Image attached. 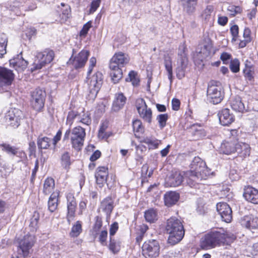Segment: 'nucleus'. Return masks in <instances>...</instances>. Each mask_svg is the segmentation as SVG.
<instances>
[{
    "label": "nucleus",
    "mask_w": 258,
    "mask_h": 258,
    "mask_svg": "<svg viewBox=\"0 0 258 258\" xmlns=\"http://www.w3.org/2000/svg\"><path fill=\"white\" fill-rule=\"evenodd\" d=\"M210 174L206 163L200 157H195L190 164V170L184 173V178L186 183L192 187L202 179H206Z\"/></svg>",
    "instance_id": "obj_1"
},
{
    "label": "nucleus",
    "mask_w": 258,
    "mask_h": 258,
    "mask_svg": "<svg viewBox=\"0 0 258 258\" xmlns=\"http://www.w3.org/2000/svg\"><path fill=\"white\" fill-rule=\"evenodd\" d=\"M129 60L128 55L122 52L115 53L111 58L109 63V68L111 70L110 76L114 83H118L122 78L121 68L124 67Z\"/></svg>",
    "instance_id": "obj_2"
},
{
    "label": "nucleus",
    "mask_w": 258,
    "mask_h": 258,
    "mask_svg": "<svg viewBox=\"0 0 258 258\" xmlns=\"http://www.w3.org/2000/svg\"><path fill=\"white\" fill-rule=\"evenodd\" d=\"M166 231L169 234L168 242L173 245L180 242L184 235L182 223L176 217H171L167 220Z\"/></svg>",
    "instance_id": "obj_3"
},
{
    "label": "nucleus",
    "mask_w": 258,
    "mask_h": 258,
    "mask_svg": "<svg viewBox=\"0 0 258 258\" xmlns=\"http://www.w3.org/2000/svg\"><path fill=\"white\" fill-rule=\"evenodd\" d=\"M96 63V58L92 57L89 60V67L87 77L89 90L88 96L91 99H94L96 98L102 84V74L100 72H97L91 78H89V76L91 73Z\"/></svg>",
    "instance_id": "obj_4"
},
{
    "label": "nucleus",
    "mask_w": 258,
    "mask_h": 258,
    "mask_svg": "<svg viewBox=\"0 0 258 258\" xmlns=\"http://www.w3.org/2000/svg\"><path fill=\"white\" fill-rule=\"evenodd\" d=\"M70 136L72 147L76 151L81 150L83 146L86 136L85 129L80 126H77L72 130H67L63 136V140H68Z\"/></svg>",
    "instance_id": "obj_5"
},
{
    "label": "nucleus",
    "mask_w": 258,
    "mask_h": 258,
    "mask_svg": "<svg viewBox=\"0 0 258 258\" xmlns=\"http://www.w3.org/2000/svg\"><path fill=\"white\" fill-rule=\"evenodd\" d=\"M207 100L213 104L220 103L224 98V92L220 82L211 81L207 90Z\"/></svg>",
    "instance_id": "obj_6"
},
{
    "label": "nucleus",
    "mask_w": 258,
    "mask_h": 258,
    "mask_svg": "<svg viewBox=\"0 0 258 258\" xmlns=\"http://www.w3.org/2000/svg\"><path fill=\"white\" fill-rule=\"evenodd\" d=\"M54 57V52L52 50L46 49L43 52H38L31 68L32 71L40 70L46 64L50 63Z\"/></svg>",
    "instance_id": "obj_7"
},
{
    "label": "nucleus",
    "mask_w": 258,
    "mask_h": 258,
    "mask_svg": "<svg viewBox=\"0 0 258 258\" xmlns=\"http://www.w3.org/2000/svg\"><path fill=\"white\" fill-rule=\"evenodd\" d=\"M211 232L216 246L230 245L236 238L233 234L225 231L222 229L213 230Z\"/></svg>",
    "instance_id": "obj_8"
},
{
    "label": "nucleus",
    "mask_w": 258,
    "mask_h": 258,
    "mask_svg": "<svg viewBox=\"0 0 258 258\" xmlns=\"http://www.w3.org/2000/svg\"><path fill=\"white\" fill-rule=\"evenodd\" d=\"M142 254L146 258H157L160 253V245L156 240L145 241L142 246Z\"/></svg>",
    "instance_id": "obj_9"
},
{
    "label": "nucleus",
    "mask_w": 258,
    "mask_h": 258,
    "mask_svg": "<svg viewBox=\"0 0 258 258\" xmlns=\"http://www.w3.org/2000/svg\"><path fill=\"white\" fill-rule=\"evenodd\" d=\"M31 104L36 111H40L44 105L45 92L42 89H36L31 93Z\"/></svg>",
    "instance_id": "obj_10"
},
{
    "label": "nucleus",
    "mask_w": 258,
    "mask_h": 258,
    "mask_svg": "<svg viewBox=\"0 0 258 258\" xmlns=\"http://www.w3.org/2000/svg\"><path fill=\"white\" fill-rule=\"evenodd\" d=\"M23 113L20 109L11 108L6 115V119L10 126L16 128L20 125Z\"/></svg>",
    "instance_id": "obj_11"
},
{
    "label": "nucleus",
    "mask_w": 258,
    "mask_h": 258,
    "mask_svg": "<svg viewBox=\"0 0 258 258\" xmlns=\"http://www.w3.org/2000/svg\"><path fill=\"white\" fill-rule=\"evenodd\" d=\"M34 242L35 237L32 235H26L20 241L19 250H21L24 258H26L29 256Z\"/></svg>",
    "instance_id": "obj_12"
},
{
    "label": "nucleus",
    "mask_w": 258,
    "mask_h": 258,
    "mask_svg": "<svg viewBox=\"0 0 258 258\" xmlns=\"http://www.w3.org/2000/svg\"><path fill=\"white\" fill-rule=\"evenodd\" d=\"M137 109L140 116L149 123H151L152 118V112L147 105L143 99H139L137 101Z\"/></svg>",
    "instance_id": "obj_13"
},
{
    "label": "nucleus",
    "mask_w": 258,
    "mask_h": 258,
    "mask_svg": "<svg viewBox=\"0 0 258 258\" xmlns=\"http://www.w3.org/2000/svg\"><path fill=\"white\" fill-rule=\"evenodd\" d=\"M89 55V52L87 50H83L74 57L72 56L68 62L69 64L78 69L85 66Z\"/></svg>",
    "instance_id": "obj_14"
},
{
    "label": "nucleus",
    "mask_w": 258,
    "mask_h": 258,
    "mask_svg": "<svg viewBox=\"0 0 258 258\" xmlns=\"http://www.w3.org/2000/svg\"><path fill=\"white\" fill-rule=\"evenodd\" d=\"M15 79L13 71L0 66V86L8 87L12 85Z\"/></svg>",
    "instance_id": "obj_15"
},
{
    "label": "nucleus",
    "mask_w": 258,
    "mask_h": 258,
    "mask_svg": "<svg viewBox=\"0 0 258 258\" xmlns=\"http://www.w3.org/2000/svg\"><path fill=\"white\" fill-rule=\"evenodd\" d=\"M217 210L223 221L226 223L231 222L232 217V210L227 203L222 202L218 203Z\"/></svg>",
    "instance_id": "obj_16"
},
{
    "label": "nucleus",
    "mask_w": 258,
    "mask_h": 258,
    "mask_svg": "<svg viewBox=\"0 0 258 258\" xmlns=\"http://www.w3.org/2000/svg\"><path fill=\"white\" fill-rule=\"evenodd\" d=\"M240 224L242 226L251 231L258 229V218L253 215H247L241 218Z\"/></svg>",
    "instance_id": "obj_17"
},
{
    "label": "nucleus",
    "mask_w": 258,
    "mask_h": 258,
    "mask_svg": "<svg viewBox=\"0 0 258 258\" xmlns=\"http://www.w3.org/2000/svg\"><path fill=\"white\" fill-rule=\"evenodd\" d=\"M67 218L68 222L70 223L75 216V212L77 206V203L74 196L72 194H68L67 196Z\"/></svg>",
    "instance_id": "obj_18"
},
{
    "label": "nucleus",
    "mask_w": 258,
    "mask_h": 258,
    "mask_svg": "<svg viewBox=\"0 0 258 258\" xmlns=\"http://www.w3.org/2000/svg\"><path fill=\"white\" fill-rule=\"evenodd\" d=\"M180 55L181 58L178 59V66L176 69V77L179 79H182L184 77L188 64L186 54L183 52Z\"/></svg>",
    "instance_id": "obj_19"
},
{
    "label": "nucleus",
    "mask_w": 258,
    "mask_h": 258,
    "mask_svg": "<svg viewBox=\"0 0 258 258\" xmlns=\"http://www.w3.org/2000/svg\"><path fill=\"white\" fill-rule=\"evenodd\" d=\"M219 121L223 126L229 125L235 120L234 115L230 113L228 108H224L220 111L218 114Z\"/></svg>",
    "instance_id": "obj_20"
},
{
    "label": "nucleus",
    "mask_w": 258,
    "mask_h": 258,
    "mask_svg": "<svg viewBox=\"0 0 258 258\" xmlns=\"http://www.w3.org/2000/svg\"><path fill=\"white\" fill-rule=\"evenodd\" d=\"M183 180V177L181 173L178 171L172 172L166 178V183L170 187H176L180 185Z\"/></svg>",
    "instance_id": "obj_21"
},
{
    "label": "nucleus",
    "mask_w": 258,
    "mask_h": 258,
    "mask_svg": "<svg viewBox=\"0 0 258 258\" xmlns=\"http://www.w3.org/2000/svg\"><path fill=\"white\" fill-rule=\"evenodd\" d=\"M10 64L18 72H21L26 68L28 62L23 58L21 52L16 57L10 60Z\"/></svg>",
    "instance_id": "obj_22"
},
{
    "label": "nucleus",
    "mask_w": 258,
    "mask_h": 258,
    "mask_svg": "<svg viewBox=\"0 0 258 258\" xmlns=\"http://www.w3.org/2000/svg\"><path fill=\"white\" fill-rule=\"evenodd\" d=\"M243 197L249 202L258 204V190L252 186H248L244 189Z\"/></svg>",
    "instance_id": "obj_23"
},
{
    "label": "nucleus",
    "mask_w": 258,
    "mask_h": 258,
    "mask_svg": "<svg viewBox=\"0 0 258 258\" xmlns=\"http://www.w3.org/2000/svg\"><path fill=\"white\" fill-rule=\"evenodd\" d=\"M108 169L105 166L99 167L96 170L95 178L96 183L100 187H102L106 182L108 175Z\"/></svg>",
    "instance_id": "obj_24"
},
{
    "label": "nucleus",
    "mask_w": 258,
    "mask_h": 258,
    "mask_svg": "<svg viewBox=\"0 0 258 258\" xmlns=\"http://www.w3.org/2000/svg\"><path fill=\"white\" fill-rule=\"evenodd\" d=\"M236 140H229L225 141L220 146V151L225 154H230L234 153L236 146Z\"/></svg>",
    "instance_id": "obj_25"
},
{
    "label": "nucleus",
    "mask_w": 258,
    "mask_h": 258,
    "mask_svg": "<svg viewBox=\"0 0 258 258\" xmlns=\"http://www.w3.org/2000/svg\"><path fill=\"white\" fill-rule=\"evenodd\" d=\"M179 194L175 191H168L164 195V201L165 206L171 207L175 205L179 199Z\"/></svg>",
    "instance_id": "obj_26"
},
{
    "label": "nucleus",
    "mask_w": 258,
    "mask_h": 258,
    "mask_svg": "<svg viewBox=\"0 0 258 258\" xmlns=\"http://www.w3.org/2000/svg\"><path fill=\"white\" fill-rule=\"evenodd\" d=\"M200 244L202 248L205 249H211L216 246L211 231L201 238Z\"/></svg>",
    "instance_id": "obj_27"
},
{
    "label": "nucleus",
    "mask_w": 258,
    "mask_h": 258,
    "mask_svg": "<svg viewBox=\"0 0 258 258\" xmlns=\"http://www.w3.org/2000/svg\"><path fill=\"white\" fill-rule=\"evenodd\" d=\"M114 207L113 200L111 197H108L101 202L100 209L104 212L107 216H110Z\"/></svg>",
    "instance_id": "obj_28"
},
{
    "label": "nucleus",
    "mask_w": 258,
    "mask_h": 258,
    "mask_svg": "<svg viewBox=\"0 0 258 258\" xmlns=\"http://www.w3.org/2000/svg\"><path fill=\"white\" fill-rule=\"evenodd\" d=\"M126 98L123 95V93H120L115 95V100H114L112 110L114 112L118 111L123 107L126 102Z\"/></svg>",
    "instance_id": "obj_29"
},
{
    "label": "nucleus",
    "mask_w": 258,
    "mask_h": 258,
    "mask_svg": "<svg viewBox=\"0 0 258 258\" xmlns=\"http://www.w3.org/2000/svg\"><path fill=\"white\" fill-rule=\"evenodd\" d=\"M235 152L241 157H245L250 155V148L248 144L237 141Z\"/></svg>",
    "instance_id": "obj_30"
},
{
    "label": "nucleus",
    "mask_w": 258,
    "mask_h": 258,
    "mask_svg": "<svg viewBox=\"0 0 258 258\" xmlns=\"http://www.w3.org/2000/svg\"><path fill=\"white\" fill-rule=\"evenodd\" d=\"M230 105L232 109L235 111L243 112L245 110L244 104L239 96H236L232 99Z\"/></svg>",
    "instance_id": "obj_31"
},
{
    "label": "nucleus",
    "mask_w": 258,
    "mask_h": 258,
    "mask_svg": "<svg viewBox=\"0 0 258 258\" xmlns=\"http://www.w3.org/2000/svg\"><path fill=\"white\" fill-rule=\"evenodd\" d=\"M189 132L193 137L194 140H199L206 136V133L201 126L198 124L192 125L189 130Z\"/></svg>",
    "instance_id": "obj_32"
},
{
    "label": "nucleus",
    "mask_w": 258,
    "mask_h": 258,
    "mask_svg": "<svg viewBox=\"0 0 258 258\" xmlns=\"http://www.w3.org/2000/svg\"><path fill=\"white\" fill-rule=\"evenodd\" d=\"M58 192H53L50 196L48 201V209L51 212H54L58 206Z\"/></svg>",
    "instance_id": "obj_33"
},
{
    "label": "nucleus",
    "mask_w": 258,
    "mask_h": 258,
    "mask_svg": "<svg viewBox=\"0 0 258 258\" xmlns=\"http://www.w3.org/2000/svg\"><path fill=\"white\" fill-rule=\"evenodd\" d=\"M164 63L166 71L168 73V77L171 83L172 82V66L171 58L169 55H165L164 57Z\"/></svg>",
    "instance_id": "obj_34"
},
{
    "label": "nucleus",
    "mask_w": 258,
    "mask_h": 258,
    "mask_svg": "<svg viewBox=\"0 0 258 258\" xmlns=\"http://www.w3.org/2000/svg\"><path fill=\"white\" fill-rule=\"evenodd\" d=\"M108 247L113 254L117 253L120 249V242L114 237H110Z\"/></svg>",
    "instance_id": "obj_35"
},
{
    "label": "nucleus",
    "mask_w": 258,
    "mask_h": 258,
    "mask_svg": "<svg viewBox=\"0 0 258 258\" xmlns=\"http://www.w3.org/2000/svg\"><path fill=\"white\" fill-rule=\"evenodd\" d=\"M197 0H181L183 10L188 14H192L195 10V6Z\"/></svg>",
    "instance_id": "obj_36"
},
{
    "label": "nucleus",
    "mask_w": 258,
    "mask_h": 258,
    "mask_svg": "<svg viewBox=\"0 0 258 258\" xmlns=\"http://www.w3.org/2000/svg\"><path fill=\"white\" fill-rule=\"evenodd\" d=\"M54 180L52 178H47L43 184V192L45 195H48L54 188Z\"/></svg>",
    "instance_id": "obj_37"
},
{
    "label": "nucleus",
    "mask_w": 258,
    "mask_h": 258,
    "mask_svg": "<svg viewBox=\"0 0 258 258\" xmlns=\"http://www.w3.org/2000/svg\"><path fill=\"white\" fill-rule=\"evenodd\" d=\"M51 141V139L48 137L39 136L37 140L38 148L40 149H48L50 145Z\"/></svg>",
    "instance_id": "obj_38"
},
{
    "label": "nucleus",
    "mask_w": 258,
    "mask_h": 258,
    "mask_svg": "<svg viewBox=\"0 0 258 258\" xmlns=\"http://www.w3.org/2000/svg\"><path fill=\"white\" fill-rule=\"evenodd\" d=\"M140 142L141 143H144L147 144L149 146V149H157L160 143V141L148 137L143 138Z\"/></svg>",
    "instance_id": "obj_39"
},
{
    "label": "nucleus",
    "mask_w": 258,
    "mask_h": 258,
    "mask_svg": "<svg viewBox=\"0 0 258 258\" xmlns=\"http://www.w3.org/2000/svg\"><path fill=\"white\" fill-rule=\"evenodd\" d=\"M82 231L81 222L79 221L76 222L71 229L70 235L72 237H78Z\"/></svg>",
    "instance_id": "obj_40"
},
{
    "label": "nucleus",
    "mask_w": 258,
    "mask_h": 258,
    "mask_svg": "<svg viewBox=\"0 0 258 258\" xmlns=\"http://www.w3.org/2000/svg\"><path fill=\"white\" fill-rule=\"evenodd\" d=\"M146 220L150 223H153L157 219V213L155 210L151 209L145 212Z\"/></svg>",
    "instance_id": "obj_41"
},
{
    "label": "nucleus",
    "mask_w": 258,
    "mask_h": 258,
    "mask_svg": "<svg viewBox=\"0 0 258 258\" xmlns=\"http://www.w3.org/2000/svg\"><path fill=\"white\" fill-rule=\"evenodd\" d=\"M94 223L92 227L93 232L97 234L99 232L100 229L102 226V218L99 216H97L94 218Z\"/></svg>",
    "instance_id": "obj_42"
},
{
    "label": "nucleus",
    "mask_w": 258,
    "mask_h": 258,
    "mask_svg": "<svg viewBox=\"0 0 258 258\" xmlns=\"http://www.w3.org/2000/svg\"><path fill=\"white\" fill-rule=\"evenodd\" d=\"M39 219V216L38 213L35 212L33 217L30 220V227L32 232L35 231L38 227V223Z\"/></svg>",
    "instance_id": "obj_43"
},
{
    "label": "nucleus",
    "mask_w": 258,
    "mask_h": 258,
    "mask_svg": "<svg viewBox=\"0 0 258 258\" xmlns=\"http://www.w3.org/2000/svg\"><path fill=\"white\" fill-rule=\"evenodd\" d=\"M96 235H98V240L102 245H106V240L108 236V231L106 228L98 232Z\"/></svg>",
    "instance_id": "obj_44"
},
{
    "label": "nucleus",
    "mask_w": 258,
    "mask_h": 258,
    "mask_svg": "<svg viewBox=\"0 0 258 258\" xmlns=\"http://www.w3.org/2000/svg\"><path fill=\"white\" fill-rule=\"evenodd\" d=\"M168 118L167 114H161L157 116V120L159 123V127L161 129L164 128L166 125V122Z\"/></svg>",
    "instance_id": "obj_45"
},
{
    "label": "nucleus",
    "mask_w": 258,
    "mask_h": 258,
    "mask_svg": "<svg viewBox=\"0 0 258 258\" xmlns=\"http://www.w3.org/2000/svg\"><path fill=\"white\" fill-rule=\"evenodd\" d=\"M61 164L65 168H68L70 165V156L69 152H66L61 155Z\"/></svg>",
    "instance_id": "obj_46"
},
{
    "label": "nucleus",
    "mask_w": 258,
    "mask_h": 258,
    "mask_svg": "<svg viewBox=\"0 0 258 258\" xmlns=\"http://www.w3.org/2000/svg\"><path fill=\"white\" fill-rule=\"evenodd\" d=\"M91 118L90 114L88 113H84L81 116L78 117V122H81L84 124L87 125L91 123Z\"/></svg>",
    "instance_id": "obj_47"
},
{
    "label": "nucleus",
    "mask_w": 258,
    "mask_h": 258,
    "mask_svg": "<svg viewBox=\"0 0 258 258\" xmlns=\"http://www.w3.org/2000/svg\"><path fill=\"white\" fill-rule=\"evenodd\" d=\"M213 10L214 8L212 6L209 5L207 6L202 14V18L206 21H209Z\"/></svg>",
    "instance_id": "obj_48"
},
{
    "label": "nucleus",
    "mask_w": 258,
    "mask_h": 258,
    "mask_svg": "<svg viewBox=\"0 0 258 258\" xmlns=\"http://www.w3.org/2000/svg\"><path fill=\"white\" fill-rule=\"evenodd\" d=\"M239 66L240 62L238 59L235 58L231 60L229 68L233 73L238 72L239 71Z\"/></svg>",
    "instance_id": "obj_49"
},
{
    "label": "nucleus",
    "mask_w": 258,
    "mask_h": 258,
    "mask_svg": "<svg viewBox=\"0 0 258 258\" xmlns=\"http://www.w3.org/2000/svg\"><path fill=\"white\" fill-rule=\"evenodd\" d=\"M2 147H3L2 150L6 151L8 154L15 155H17L18 153V149L14 147L11 146L10 145L3 144L2 145Z\"/></svg>",
    "instance_id": "obj_50"
},
{
    "label": "nucleus",
    "mask_w": 258,
    "mask_h": 258,
    "mask_svg": "<svg viewBox=\"0 0 258 258\" xmlns=\"http://www.w3.org/2000/svg\"><path fill=\"white\" fill-rule=\"evenodd\" d=\"M244 77L249 80L252 81L253 79L254 68H244L243 70Z\"/></svg>",
    "instance_id": "obj_51"
},
{
    "label": "nucleus",
    "mask_w": 258,
    "mask_h": 258,
    "mask_svg": "<svg viewBox=\"0 0 258 258\" xmlns=\"http://www.w3.org/2000/svg\"><path fill=\"white\" fill-rule=\"evenodd\" d=\"M230 33L232 36V41H236L239 34V28L237 25H234L231 27Z\"/></svg>",
    "instance_id": "obj_52"
},
{
    "label": "nucleus",
    "mask_w": 258,
    "mask_h": 258,
    "mask_svg": "<svg viewBox=\"0 0 258 258\" xmlns=\"http://www.w3.org/2000/svg\"><path fill=\"white\" fill-rule=\"evenodd\" d=\"M133 128L134 132H142L143 131L142 123L139 119H136L133 121Z\"/></svg>",
    "instance_id": "obj_53"
},
{
    "label": "nucleus",
    "mask_w": 258,
    "mask_h": 258,
    "mask_svg": "<svg viewBox=\"0 0 258 258\" xmlns=\"http://www.w3.org/2000/svg\"><path fill=\"white\" fill-rule=\"evenodd\" d=\"M228 10L230 12V15L234 16L240 14L242 11V9L239 6H230L228 7Z\"/></svg>",
    "instance_id": "obj_54"
},
{
    "label": "nucleus",
    "mask_w": 258,
    "mask_h": 258,
    "mask_svg": "<svg viewBox=\"0 0 258 258\" xmlns=\"http://www.w3.org/2000/svg\"><path fill=\"white\" fill-rule=\"evenodd\" d=\"M92 23L89 21L84 25L82 30L80 31V35L81 36H85L88 33V31L92 26Z\"/></svg>",
    "instance_id": "obj_55"
},
{
    "label": "nucleus",
    "mask_w": 258,
    "mask_h": 258,
    "mask_svg": "<svg viewBox=\"0 0 258 258\" xmlns=\"http://www.w3.org/2000/svg\"><path fill=\"white\" fill-rule=\"evenodd\" d=\"M118 229V224L116 222L113 223L110 227L109 229V238L113 237L116 232Z\"/></svg>",
    "instance_id": "obj_56"
},
{
    "label": "nucleus",
    "mask_w": 258,
    "mask_h": 258,
    "mask_svg": "<svg viewBox=\"0 0 258 258\" xmlns=\"http://www.w3.org/2000/svg\"><path fill=\"white\" fill-rule=\"evenodd\" d=\"M101 3V0H93L91 4L90 12L91 13L95 12L99 7Z\"/></svg>",
    "instance_id": "obj_57"
},
{
    "label": "nucleus",
    "mask_w": 258,
    "mask_h": 258,
    "mask_svg": "<svg viewBox=\"0 0 258 258\" xmlns=\"http://www.w3.org/2000/svg\"><path fill=\"white\" fill-rule=\"evenodd\" d=\"M231 55L227 52H223L220 56V59L223 61L224 64H228L229 63V61L231 59Z\"/></svg>",
    "instance_id": "obj_58"
},
{
    "label": "nucleus",
    "mask_w": 258,
    "mask_h": 258,
    "mask_svg": "<svg viewBox=\"0 0 258 258\" xmlns=\"http://www.w3.org/2000/svg\"><path fill=\"white\" fill-rule=\"evenodd\" d=\"M148 227L144 224L141 225L140 227V235L137 237L136 239L137 241H139L142 239V236L144 235L145 233L148 230Z\"/></svg>",
    "instance_id": "obj_59"
},
{
    "label": "nucleus",
    "mask_w": 258,
    "mask_h": 258,
    "mask_svg": "<svg viewBox=\"0 0 258 258\" xmlns=\"http://www.w3.org/2000/svg\"><path fill=\"white\" fill-rule=\"evenodd\" d=\"M36 29L33 27H30L28 28L25 34L28 39L30 40L33 35L36 34Z\"/></svg>",
    "instance_id": "obj_60"
},
{
    "label": "nucleus",
    "mask_w": 258,
    "mask_h": 258,
    "mask_svg": "<svg viewBox=\"0 0 258 258\" xmlns=\"http://www.w3.org/2000/svg\"><path fill=\"white\" fill-rule=\"evenodd\" d=\"M251 31L248 28H245L243 31V37L244 39H245L249 42L251 41L250 36Z\"/></svg>",
    "instance_id": "obj_61"
},
{
    "label": "nucleus",
    "mask_w": 258,
    "mask_h": 258,
    "mask_svg": "<svg viewBox=\"0 0 258 258\" xmlns=\"http://www.w3.org/2000/svg\"><path fill=\"white\" fill-rule=\"evenodd\" d=\"M180 101L178 99L173 98L172 100V109L174 110H178L180 107Z\"/></svg>",
    "instance_id": "obj_62"
},
{
    "label": "nucleus",
    "mask_w": 258,
    "mask_h": 258,
    "mask_svg": "<svg viewBox=\"0 0 258 258\" xmlns=\"http://www.w3.org/2000/svg\"><path fill=\"white\" fill-rule=\"evenodd\" d=\"M61 135H62L61 131L60 130H59L57 131L56 135L53 138V144L54 145H55L57 144V143L59 141H60V140L61 139Z\"/></svg>",
    "instance_id": "obj_63"
},
{
    "label": "nucleus",
    "mask_w": 258,
    "mask_h": 258,
    "mask_svg": "<svg viewBox=\"0 0 258 258\" xmlns=\"http://www.w3.org/2000/svg\"><path fill=\"white\" fill-rule=\"evenodd\" d=\"M207 208L204 205H202V203H198V207H197V211L200 214H204L207 211Z\"/></svg>",
    "instance_id": "obj_64"
}]
</instances>
